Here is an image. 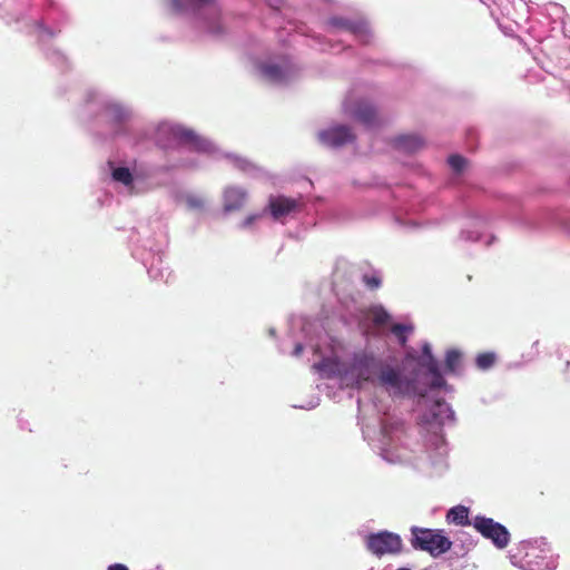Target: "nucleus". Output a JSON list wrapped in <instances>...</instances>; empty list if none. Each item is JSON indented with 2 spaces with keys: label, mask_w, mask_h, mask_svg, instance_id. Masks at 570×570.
Returning a JSON list of instances; mask_svg holds the SVG:
<instances>
[{
  "label": "nucleus",
  "mask_w": 570,
  "mask_h": 570,
  "mask_svg": "<svg viewBox=\"0 0 570 570\" xmlns=\"http://www.w3.org/2000/svg\"><path fill=\"white\" fill-rule=\"evenodd\" d=\"M363 438L383 460L390 463L410 462L423 468L430 466L431 473L441 474L448 469L449 445L443 429L456 424L453 407L443 400L431 403L420 417L422 442L411 448L409 442L397 445L403 433L401 425L390 422L386 416H379L371 422L360 415Z\"/></svg>",
  "instance_id": "nucleus-1"
},
{
  "label": "nucleus",
  "mask_w": 570,
  "mask_h": 570,
  "mask_svg": "<svg viewBox=\"0 0 570 570\" xmlns=\"http://www.w3.org/2000/svg\"><path fill=\"white\" fill-rule=\"evenodd\" d=\"M323 379H340L347 386L360 389L366 384L380 387L393 399H403L399 366L372 347L345 348L342 355L323 357L313 365Z\"/></svg>",
  "instance_id": "nucleus-2"
},
{
  "label": "nucleus",
  "mask_w": 570,
  "mask_h": 570,
  "mask_svg": "<svg viewBox=\"0 0 570 570\" xmlns=\"http://www.w3.org/2000/svg\"><path fill=\"white\" fill-rule=\"evenodd\" d=\"M136 139L142 145L146 140L151 139L157 147L167 151L175 150L179 155L185 151L196 153L197 157H179L176 167L196 169L203 167L200 157H207L214 160L228 159L235 168L252 177H259L263 170L250 160L243 158L236 154L224 153L210 139L197 135L194 130L183 127L178 124L168 121L158 125H148L137 130Z\"/></svg>",
  "instance_id": "nucleus-3"
},
{
  "label": "nucleus",
  "mask_w": 570,
  "mask_h": 570,
  "mask_svg": "<svg viewBox=\"0 0 570 570\" xmlns=\"http://www.w3.org/2000/svg\"><path fill=\"white\" fill-rule=\"evenodd\" d=\"M33 9L23 0H0V19L6 23H14L20 31L32 35L45 46L49 40L58 37L62 28L69 23V14L57 0H31ZM42 50L53 65L63 69L68 59L63 52L56 48L42 47Z\"/></svg>",
  "instance_id": "nucleus-4"
},
{
  "label": "nucleus",
  "mask_w": 570,
  "mask_h": 570,
  "mask_svg": "<svg viewBox=\"0 0 570 570\" xmlns=\"http://www.w3.org/2000/svg\"><path fill=\"white\" fill-rule=\"evenodd\" d=\"M136 116L129 102L98 88L86 90L83 102L78 110V117L82 122L104 125L114 138H125L130 144L139 146L140 140L136 139L139 128H132Z\"/></svg>",
  "instance_id": "nucleus-5"
},
{
  "label": "nucleus",
  "mask_w": 570,
  "mask_h": 570,
  "mask_svg": "<svg viewBox=\"0 0 570 570\" xmlns=\"http://www.w3.org/2000/svg\"><path fill=\"white\" fill-rule=\"evenodd\" d=\"M403 399H424L431 391H454L443 376L439 360L429 342L422 344L421 354L406 353L399 366Z\"/></svg>",
  "instance_id": "nucleus-6"
},
{
  "label": "nucleus",
  "mask_w": 570,
  "mask_h": 570,
  "mask_svg": "<svg viewBox=\"0 0 570 570\" xmlns=\"http://www.w3.org/2000/svg\"><path fill=\"white\" fill-rule=\"evenodd\" d=\"M129 242L134 258L140 261L150 278L168 282L171 275L164 264L168 244L167 229L159 219L139 224L130 234Z\"/></svg>",
  "instance_id": "nucleus-7"
},
{
  "label": "nucleus",
  "mask_w": 570,
  "mask_h": 570,
  "mask_svg": "<svg viewBox=\"0 0 570 570\" xmlns=\"http://www.w3.org/2000/svg\"><path fill=\"white\" fill-rule=\"evenodd\" d=\"M169 3L173 12L188 19L197 32L212 37L224 33L217 0H169Z\"/></svg>",
  "instance_id": "nucleus-8"
},
{
  "label": "nucleus",
  "mask_w": 570,
  "mask_h": 570,
  "mask_svg": "<svg viewBox=\"0 0 570 570\" xmlns=\"http://www.w3.org/2000/svg\"><path fill=\"white\" fill-rule=\"evenodd\" d=\"M107 166L111 181L127 195L139 196L158 187L154 169L145 164L134 160L129 166L125 161L108 160Z\"/></svg>",
  "instance_id": "nucleus-9"
},
{
  "label": "nucleus",
  "mask_w": 570,
  "mask_h": 570,
  "mask_svg": "<svg viewBox=\"0 0 570 570\" xmlns=\"http://www.w3.org/2000/svg\"><path fill=\"white\" fill-rule=\"evenodd\" d=\"M509 559L514 567L522 570H554L557 558L551 554L544 538L520 541L509 551Z\"/></svg>",
  "instance_id": "nucleus-10"
},
{
  "label": "nucleus",
  "mask_w": 570,
  "mask_h": 570,
  "mask_svg": "<svg viewBox=\"0 0 570 570\" xmlns=\"http://www.w3.org/2000/svg\"><path fill=\"white\" fill-rule=\"evenodd\" d=\"M409 542L413 550L428 552L431 557L438 558L452 548V541L441 529H430L419 525L410 528Z\"/></svg>",
  "instance_id": "nucleus-11"
},
{
  "label": "nucleus",
  "mask_w": 570,
  "mask_h": 570,
  "mask_svg": "<svg viewBox=\"0 0 570 570\" xmlns=\"http://www.w3.org/2000/svg\"><path fill=\"white\" fill-rule=\"evenodd\" d=\"M326 30L330 33L351 35L355 40L362 45H370L373 39V32L368 22L362 18H348L343 16L330 17L326 21Z\"/></svg>",
  "instance_id": "nucleus-12"
},
{
  "label": "nucleus",
  "mask_w": 570,
  "mask_h": 570,
  "mask_svg": "<svg viewBox=\"0 0 570 570\" xmlns=\"http://www.w3.org/2000/svg\"><path fill=\"white\" fill-rule=\"evenodd\" d=\"M261 76L274 85H287L297 75V68L287 56L271 57L258 63Z\"/></svg>",
  "instance_id": "nucleus-13"
},
{
  "label": "nucleus",
  "mask_w": 570,
  "mask_h": 570,
  "mask_svg": "<svg viewBox=\"0 0 570 570\" xmlns=\"http://www.w3.org/2000/svg\"><path fill=\"white\" fill-rule=\"evenodd\" d=\"M364 544L366 550L377 558L386 554L397 556L404 550L401 535L389 530L368 533L365 537Z\"/></svg>",
  "instance_id": "nucleus-14"
},
{
  "label": "nucleus",
  "mask_w": 570,
  "mask_h": 570,
  "mask_svg": "<svg viewBox=\"0 0 570 570\" xmlns=\"http://www.w3.org/2000/svg\"><path fill=\"white\" fill-rule=\"evenodd\" d=\"M472 525L484 539L490 540L497 549L502 550L509 546L511 534L508 528L492 518L475 515Z\"/></svg>",
  "instance_id": "nucleus-15"
},
{
  "label": "nucleus",
  "mask_w": 570,
  "mask_h": 570,
  "mask_svg": "<svg viewBox=\"0 0 570 570\" xmlns=\"http://www.w3.org/2000/svg\"><path fill=\"white\" fill-rule=\"evenodd\" d=\"M318 142L327 148H340L355 140V135L347 125L335 124L317 132Z\"/></svg>",
  "instance_id": "nucleus-16"
},
{
  "label": "nucleus",
  "mask_w": 570,
  "mask_h": 570,
  "mask_svg": "<svg viewBox=\"0 0 570 570\" xmlns=\"http://www.w3.org/2000/svg\"><path fill=\"white\" fill-rule=\"evenodd\" d=\"M343 109L345 114L350 115L367 128H373L379 125L376 108L367 100L361 99L353 104L345 100L343 102Z\"/></svg>",
  "instance_id": "nucleus-17"
},
{
  "label": "nucleus",
  "mask_w": 570,
  "mask_h": 570,
  "mask_svg": "<svg viewBox=\"0 0 570 570\" xmlns=\"http://www.w3.org/2000/svg\"><path fill=\"white\" fill-rule=\"evenodd\" d=\"M301 203L297 199L285 196H271L267 210L274 220L283 222L286 217L297 212Z\"/></svg>",
  "instance_id": "nucleus-18"
},
{
  "label": "nucleus",
  "mask_w": 570,
  "mask_h": 570,
  "mask_svg": "<svg viewBox=\"0 0 570 570\" xmlns=\"http://www.w3.org/2000/svg\"><path fill=\"white\" fill-rule=\"evenodd\" d=\"M247 200V191L239 186H227L223 193L224 212H237Z\"/></svg>",
  "instance_id": "nucleus-19"
},
{
  "label": "nucleus",
  "mask_w": 570,
  "mask_h": 570,
  "mask_svg": "<svg viewBox=\"0 0 570 570\" xmlns=\"http://www.w3.org/2000/svg\"><path fill=\"white\" fill-rule=\"evenodd\" d=\"M392 146L404 154H414L424 146V140L415 134L400 135L393 138Z\"/></svg>",
  "instance_id": "nucleus-20"
},
{
  "label": "nucleus",
  "mask_w": 570,
  "mask_h": 570,
  "mask_svg": "<svg viewBox=\"0 0 570 570\" xmlns=\"http://www.w3.org/2000/svg\"><path fill=\"white\" fill-rule=\"evenodd\" d=\"M462 353L456 348L448 350L444 358L443 376L459 375L461 373Z\"/></svg>",
  "instance_id": "nucleus-21"
},
{
  "label": "nucleus",
  "mask_w": 570,
  "mask_h": 570,
  "mask_svg": "<svg viewBox=\"0 0 570 570\" xmlns=\"http://www.w3.org/2000/svg\"><path fill=\"white\" fill-rule=\"evenodd\" d=\"M470 510L465 505H455L451 508L446 513V521L449 523L466 527L472 525V521L469 519Z\"/></svg>",
  "instance_id": "nucleus-22"
},
{
  "label": "nucleus",
  "mask_w": 570,
  "mask_h": 570,
  "mask_svg": "<svg viewBox=\"0 0 570 570\" xmlns=\"http://www.w3.org/2000/svg\"><path fill=\"white\" fill-rule=\"evenodd\" d=\"M372 321L376 326L385 325L390 320V313L382 305H374L370 308Z\"/></svg>",
  "instance_id": "nucleus-23"
},
{
  "label": "nucleus",
  "mask_w": 570,
  "mask_h": 570,
  "mask_svg": "<svg viewBox=\"0 0 570 570\" xmlns=\"http://www.w3.org/2000/svg\"><path fill=\"white\" fill-rule=\"evenodd\" d=\"M414 331V327L412 324H394L391 327L392 334L395 335L397 342L401 345H405L407 342V334L412 333Z\"/></svg>",
  "instance_id": "nucleus-24"
},
{
  "label": "nucleus",
  "mask_w": 570,
  "mask_h": 570,
  "mask_svg": "<svg viewBox=\"0 0 570 570\" xmlns=\"http://www.w3.org/2000/svg\"><path fill=\"white\" fill-rule=\"evenodd\" d=\"M495 360H497L495 353L484 352V353L478 354V356L475 357V364H476L478 368H480L482 371H487L493 366V364L495 363Z\"/></svg>",
  "instance_id": "nucleus-25"
},
{
  "label": "nucleus",
  "mask_w": 570,
  "mask_h": 570,
  "mask_svg": "<svg viewBox=\"0 0 570 570\" xmlns=\"http://www.w3.org/2000/svg\"><path fill=\"white\" fill-rule=\"evenodd\" d=\"M448 164L454 173L460 174L465 167L466 159L463 156L455 154L448 158Z\"/></svg>",
  "instance_id": "nucleus-26"
},
{
  "label": "nucleus",
  "mask_w": 570,
  "mask_h": 570,
  "mask_svg": "<svg viewBox=\"0 0 570 570\" xmlns=\"http://www.w3.org/2000/svg\"><path fill=\"white\" fill-rule=\"evenodd\" d=\"M185 200H186L187 206L190 209H203L205 206L204 198L196 194H191V193L187 194L185 196Z\"/></svg>",
  "instance_id": "nucleus-27"
},
{
  "label": "nucleus",
  "mask_w": 570,
  "mask_h": 570,
  "mask_svg": "<svg viewBox=\"0 0 570 570\" xmlns=\"http://www.w3.org/2000/svg\"><path fill=\"white\" fill-rule=\"evenodd\" d=\"M298 323L301 325L302 332L304 333L306 340L308 341V345L313 347L315 351L317 350V345L313 343L312 337L308 336L311 328L313 327V323L307 318H299Z\"/></svg>",
  "instance_id": "nucleus-28"
},
{
  "label": "nucleus",
  "mask_w": 570,
  "mask_h": 570,
  "mask_svg": "<svg viewBox=\"0 0 570 570\" xmlns=\"http://www.w3.org/2000/svg\"><path fill=\"white\" fill-rule=\"evenodd\" d=\"M460 237H461V239L466 240V242L478 243V242L482 240L483 235L479 229H476V230L463 229L460 234Z\"/></svg>",
  "instance_id": "nucleus-29"
},
{
  "label": "nucleus",
  "mask_w": 570,
  "mask_h": 570,
  "mask_svg": "<svg viewBox=\"0 0 570 570\" xmlns=\"http://www.w3.org/2000/svg\"><path fill=\"white\" fill-rule=\"evenodd\" d=\"M396 223L406 229H416L422 226V223L416 222L412 218H403L400 216L395 217Z\"/></svg>",
  "instance_id": "nucleus-30"
},
{
  "label": "nucleus",
  "mask_w": 570,
  "mask_h": 570,
  "mask_svg": "<svg viewBox=\"0 0 570 570\" xmlns=\"http://www.w3.org/2000/svg\"><path fill=\"white\" fill-rule=\"evenodd\" d=\"M264 212L248 215L239 225V228L246 229L249 228L255 222H257L259 218L264 216Z\"/></svg>",
  "instance_id": "nucleus-31"
},
{
  "label": "nucleus",
  "mask_w": 570,
  "mask_h": 570,
  "mask_svg": "<svg viewBox=\"0 0 570 570\" xmlns=\"http://www.w3.org/2000/svg\"><path fill=\"white\" fill-rule=\"evenodd\" d=\"M363 279L371 289H375L381 286V278L376 275H364Z\"/></svg>",
  "instance_id": "nucleus-32"
},
{
  "label": "nucleus",
  "mask_w": 570,
  "mask_h": 570,
  "mask_svg": "<svg viewBox=\"0 0 570 570\" xmlns=\"http://www.w3.org/2000/svg\"><path fill=\"white\" fill-rule=\"evenodd\" d=\"M318 404H320V399L316 397V399L311 400L306 404L295 405L294 407L302 409V410H312V409H315L316 406H318Z\"/></svg>",
  "instance_id": "nucleus-33"
},
{
  "label": "nucleus",
  "mask_w": 570,
  "mask_h": 570,
  "mask_svg": "<svg viewBox=\"0 0 570 570\" xmlns=\"http://www.w3.org/2000/svg\"><path fill=\"white\" fill-rule=\"evenodd\" d=\"M303 350H304V344L301 342H296L294 350L292 352V355L295 357H298L302 354Z\"/></svg>",
  "instance_id": "nucleus-34"
},
{
  "label": "nucleus",
  "mask_w": 570,
  "mask_h": 570,
  "mask_svg": "<svg viewBox=\"0 0 570 570\" xmlns=\"http://www.w3.org/2000/svg\"><path fill=\"white\" fill-rule=\"evenodd\" d=\"M107 570H129L127 566L122 563H112L108 567Z\"/></svg>",
  "instance_id": "nucleus-35"
},
{
  "label": "nucleus",
  "mask_w": 570,
  "mask_h": 570,
  "mask_svg": "<svg viewBox=\"0 0 570 570\" xmlns=\"http://www.w3.org/2000/svg\"><path fill=\"white\" fill-rule=\"evenodd\" d=\"M474 224H475L476 226H479V225H484V219H483V218H481V217H475V218H474Z\"/></svg>",
  "instance_id": "nucleus-36"
},
{
  "label": "nucleus",
  "mask_w": 570,
  "mask_h": 570,
  "mask_svg": "<svg viewBox=\"0 0 570 570\" xmlns=\"http://www.w3.org/2000/svg\"><path fill=\"white\" fill-rule=\"evenodd\" d=\"M531 227L534 228V229H541L543 228V226L540 224V223H537V222H532L531 223Z\"/></svg>",
  "instance_id": "nucleus-37"
},
{
  "label": "nucleus",
  "mask_w": 570,
  "mask_h": 570,
  "mask_svg": "<svg viewBox=\"0 0 570 570\" xmlns=\"http://www.w3.org/2000/svg\"><path fill=\"white\" fill-rule=\"evenodd\" d=\"M495 237L494 236H490L485 242V246H490L493 242H494Z\"/></svg>",
  "instance_id": "nucleus-38"
},
{
  "label": "nucleus",
  "mask_w": 570,
  "mask_h": 570,
  "mask_svg": "<svg viewBox=\"0 0 570 570\" xmlns=\"http://www.w3.org/2000/svg\"><path fill=\"white\" fill-rule=\"evenodd\" d=\"M19 423L21 429H27L28 421L23 422L22 420H20Z\"/></svg>",
  "instance_id": "nucleus-39"
},
{
  "label": "nucleus",
  "mask_w": 570,
  "mask_h": 570,
  "mask_svg": "<svg viewBox=\"0 0 570 570\" xmlns=\"http://www.w3.org/2000/svg\"><path fill=\"white\" fill-rule=\"evenodd\" d=\"M19 423L21 429H27L28 421L23 422L22 420H20Z\"/></svg>",
  "instance_id": "nucleus-40"
},
{
  "label": "nucleus",
  "mask_w": 570,
  "mask_h": 570,
  "mask_svg": "<svg viewBox=\"0 0 570 570\" xmlns=\"http://www.w3.org/2000/svg\"><path fill=\"white\" fill-rule=\"evenodd\" d=\"M271 7L274 8V9H277V10L279 9V6H276V4H273V3H271Z\"/></svg>",
  "instance_id": "nucleus-41"
},
{
  "label": "nucleus",
  "mask_w": 570,
  "mask_h": 570,
  "mask_svg": "<svg viewBox=\"0 0 570 570\" xmlns=\"http://www.w3.org/2000/svg\"><path fill=\"white\" fill-rule=\"evenodd\" d=\"M396 570H411V569H410V568L402 567V568H397Z\"/></svg>",
  "instance_id": "nucleus-42"
},
{
  "label": "nucleus",
  "mask_w": 570,
  "mask_h": 570,
  "mask_svg": "<svg viewBox=\"0 0 570 570\" xmlns=\"http://www.w3.org/2000/svg\"><path fill=\"white\" fill-rule=\"evenodd\" d=\"M569 367H570V362L568 361V362L566 363V370H568Z\"/></svg>",
  "instance_id": "nucleus-43"
},
{
  "label": "nucleus",
  "mask_w": 570,
  "mask_h": 570,
  "mask_svg": "<svg viewBox=\"0 0 570 570\" xmlns=\"http://www.w3.org/2000/svg\"><path fill=\"white\" fill-rule=\"evenodd\" d=\"M357 404H358V410L361 411V401L360 400L357 401Z\"/></svg>",
  "instance_id": "nucleus-44"
}]
</instances>
